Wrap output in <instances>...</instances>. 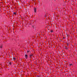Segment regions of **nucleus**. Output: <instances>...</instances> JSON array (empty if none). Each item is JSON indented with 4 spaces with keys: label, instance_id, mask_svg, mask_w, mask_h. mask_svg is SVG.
Segmentation results:
<instances>
[{
    "label": "nucleus",
    "instance_id": "nucleus-1",
    "mask_svg": "<svg viewBox=\"0 0 77 77\" xmlns=\"http://www.w3.org/2000/svg\"><path fill=\"white\" fill-rule=\"evenodd\" d=\"M13 60H17V59H18V57H14L13 58Z\"/></svg>",
    "mask_w": 77,
    "mask_h": 77
},
{
    "label": "nucleus",
    "instance_id": "nucleus-2",
    "mask_svg": "<svg viewBox=\"0 0 77 77\" xmlns=\"http://www.w3.org/2000/svg\"><path fill=\"white\" fill-rule=\"evenodd\" d=\"M12 65V63H11V62H10L9 63L8 65Z\"/></svg>",
    "mask_w": 77,
    "mask_h": 77
},
{
    "label": "nucleus",
    "instance_id": "nucleus-3",
    "mask_svg": "<svg viewBox=\"0 0 77 77\" xmlns=\"http://www.w3.org/2000/svg\"><path fill=\"white\" fill-rule=\"evenodd\" d=\"M36 9L35 8H34V12H36Z\"/></svg>",
    "mask_w": 77,
    "mask_h": 77
},
{
    "label": "nucleus",
    "instance_id": "nucleus-4",
    "mask_svg": "<svg viewBox=\"0 0 77 77\" xmlns=\"http://www.w3.org/2000/svg\"><path fill=\"white\" fill-rule=\"evenodd\" d=\"M33 54H31L30 55V57H31L32 56H33Z\"/></svg>",
    "mask_w": 77,
    "mask_h": 77
},
{
    "label": "nucleus",
    "instance_id": "nucleus-5",
    "mask_svg": "<svg viewBox=\"0 0 77 77\" xmlns=\"http://www.w3.org/2000/svg\"><path fill=\"white\" fill-rule=\"evenodd\" d=\"M67 46H68V47H69V44H68V43L67 44Z\"/></svg>",
    "mask_w": 77,
    "mask_h": 77
},
{
    "label": "nucleus",
    "instance_id": "nucleus-6",
    "mask_svg": "<svg viewBox=\"0 0 77 77\" xmlns=\"http://www.w3.org/2000/svg\"><path fill=\"white\" fill-rule=\"evenodd\" d=\"M51 32H53V30H51Z\"/></svg>",
    "mask_w": 77,
    "mask_h": 77
},
{
    "label": "nucleus",
    "instance_id": "nucleus-7",
    "mask_svg": "<svg viewBox=\"0 0 77 77\" xmlns=\"http://www.w3.org/2000/svg\"><path fill=\"white\" fill-rule=\"evenodd\" d=\"M30 51H27V53H29V52Z\"/></svg>",
    "mask_w": 77,
    "mask_h": 77
},
{
    "label": "nucleus",
    "instance_id": "nucleus-8",
    "mask_svg": "<svg viewBox=\"0 0 77 77\" xmlns=\"http://www.w3.org/2000/svg\"><path fill=\"white\" fill-rule=\"evenodd\" d=\"M25 56H26V57H27V55L26 54L25 55Z\"/></svg>",
    "mask_w": 77,
    "mask_h": 77
},
{
    "label": "nucleus",
    "instance_id": "nucleus-9",
    "mask_svg": "<svg viewBox=\"0 0 77 77\" xmlns=\"http://www.w3.org/2000/svg\"><path fill=\"white\" fill-rule=\"evenodd\" d=\"M68 48H65V49H66V50H68Z\"/></svg>",
    "mask_w": 77,
    "mask_h": 77
},
{
    "label": "nucleus",
    "instance_id": "nucleus-10",
    "mask_svg": "<svg viewBox=\"0 0 77 77\" xmlns=\"http://www.w3.org/2000/svg\"><path fill=\"white\" fill-rule=\"evenodd\" d=\"M69 65L70 66H71V65H72V64H69Z\"/></svg>",
    "mask_w": 77,
    "mask_h": 77
},
{
    "label": "nucleus",
    "instance_id": "nucleus-11",
    "mask_svg": "<svg viewBox=\"0 0 77 77\" xmlns=\"http://www.w3.org/2000/svg\"><path fill=\"white\" fill-rule=\"evenodd\" d=\"M14 14H15V15L16 14V13L15 12L14 13Z\"/></svg>",
    "mask_w": 77,
    "mask_h": 77
},
{
    "label": "nucleus",
    "instance_id": "nucleus-12",
    "mask_svg": "<svg viewBox=\"0 0 77 77\" xmlns=\"http://www.w3.org/2000/svg\"><path fill=\"white\" fill-rule=\"evenodd\" d=\"M25 58H26V59H27V57H26Z\"/></svg>",
    "mask_w": 77,
    "mask_h": 77
},
{
    "label": "nucleus",
    "instance_id": "nucleus-13",
    "mask_svg": "<svg viewBox=\"0 0 77 77\" xmlns=\"http://www.w3.org/2000/svg\"><path fill=\"white\" fill-rule=\"evenodd\" d=\"M0 48H2V47L1 46V47H0Z\"/></svg>",
    "mask_w": 77,
    "mask_h": 77
}]
</instances>
